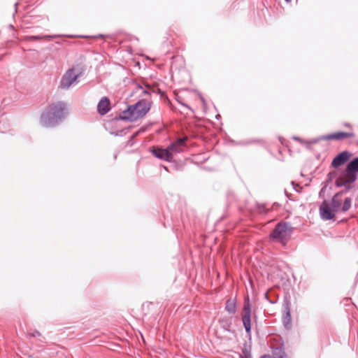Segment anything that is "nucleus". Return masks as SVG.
<instances>
[{
  "label": "nucleus",
  "instance_id": "obj_1",
  "mask_svg": "<svg viewBox=\"0 0 358 358\" xmlns=\"http://www.w3.org/2000/svg\"><path fill=\"white\" fill-rule=\"evenodd\" d=\"M67 113L66 105L64 103H53L47 106L41 113L40 124L44 127H55L62 123Z\"/></svg>",
  "mask_w": 358,
  "mask_h": 358
},
{
  "label": "nucleus",
  "instance_id": "obj_2",
  "mask_svg": "<svg viewBox=\"0 0 358 358\" xmlns=\"http://www.w3.org/2000/svg\"><path fill=\"white\" fill-rule=\"evenodd\" d=\"M293 231L294 228L289 222L282 221L275 224L269 235V238L285 246L289 241Z\"/></svg>",
  "mask_w": 358,
  "mask_h": 358
},
{
  "label": "nucleus",
  "instance_id": "obj_3",
  "mask_svg": "<svg viewBox=\"0 0 358 358\" xmlns=\"http://www.w3.org/2000/svg\"><path fill=\"white\" fill-rule=\"evenodd\" d=\"M357 179V173L349 171L345 169L339 178L335 182L336 187H342L343 186H354L352 185Z\"/></svg>",
  "mask_w": 358,
  "mask_h": 358
},
{
  "label": "nucleus",
  "instance_id": "obj_4",
  "mask_svg": "<svg viewBox=\"0 0 358 358\" xmlns=\"http://www.w3.org/2000/svg\"><path fill=\"white\" fill-rule=\"evenodd\" d=\"M242 322L248 335L251 334V305L248 297L243 303Z\"/></svg>",
  "mask_w": 358,
  "mask_h": 358
},
{
  "label": "nucleus",
  "instance_id": "obj_5",
  "mask_svg": "<svg viewBox=\"0 0 358 358\" xmlns=\"http://www.w3.org/2000/svg\"><path fill=\"white\" fill-rule=\"evenodd\" d=\"M79 77V73H75V69L73 67L69 69L62 76L59 86L62 89L67 90L73 83H78L77 79Z\"/></svg>",
  "mask_w": 358,
  "mask_h": 358
},
{
  "label": "nucleus",
  "instance_id": "obj_6",
  "mask_svg": "<svg viewBox=\"0 0 358 358\" xmlns=\"http://www.w3.org/2000/svg\"><path fill=\"white\" fill-rule=\"evenodd\" d=\"M150 103L145 99H141L132 105V108H134V112L136 119L138 120L145 116L150 110Z\"/></svg>",
  "mask_w": 358,
  "mask_h": 358
},
{
  "label": "nucleus",
  "instance_id": "obj_7",
  "mask_svg": "<svg viewBox=\"0 0 358 358\" xmlns=\"http://www.w3.org/2000/svg\"><path fill=\"white\" fill-rule=\"evenodd\" d=\"M320 215L323 220H330L335 217L336 211L324 200L320 206Z\"/></svg>",
  "mask_w": 358,
  "mask_h": 358
},
{
  "label": "nucleus",
  "instance_id": "obj_8",
  "mask_svg": "<svg viewBox=\"0 0 358 358\" xmlns=\"http://www.w3.org/2000/svg\"><path fill=\"white\" fill-rule=\"evenodd\" d=\"M186 141V137L179 138L168 146V150L171 155V159L174 155L183 152Z\"/></svg>",
  "mask_w": 358,
  "mask_h": 358
},
{
  "label": "nucleus",
  "instance_id": "obj_9",
  "mask_svg": "<svg viewBox=\"0 0 358 358\" xmlns=\"http://www.w3.org/2000/svg\"><path fill=\"white\" fill-rule=\"evenodd\" d=\"M289 303V301L287 299H284L282 303V323L287 329H290L292 322Z\"/></svg>",
  "mask_w": 358,
  "mask_h": 358
},
{
  "label": "nucleus",
  "instance_id": "obj_10",
  "mask_svg": "<svg viewBox=\"0 0 358 358\" xmlns=\"http://www.w3.org/2000/svg\"><path fill=\"white\" fill-rule=\"evenodd\" d=\"M150 152L157 158L164 160L166 162H171V155L168 150V147L165 149L159 147H152Z\"/></svg>",
  "mask_w": 358,
  "mask_h": 358
},
{
  "label": "nucleus",
  "instance_id": "obj_11",
  "mask_svg": "<svg viewBox=\"0 0 358 358\" xmlns=\"http://www.w3.org/2000/svg\"><path fill=\"white\" fill-rule=\"evenodd\" d=\"M351 156V153L347 150L338 153L332 160L331 166L337 169L346 163Z\"/></svg>",
  "mask_w": 358,
  "mask_h": 358
},
{
  "label": "nucleus",
  "instance_id": "obj_12",
  "mask_svg": "<svg viewBox=\"0 0 358 358\" xmlns=\"http://www.w3.org/2000/svg\"><path fill=\"white\" fill-rule=\"evenodd\" d=\"M116 120H127L129 122H134L137 120L136 115L134 112V108H132V105L128 106L127 109L124 110L122 113L120 115Z\"/></svg>",
  "mask_w": 358,
  "mask_h": 358
},
{
  "label": "nucleus",
  "instance_id": "obj_13",
  "mask_svg": "<svg viewBox=\"0 0 358 358\" xmlns=\"http://www.w3.org/2000/svg\"><path fill=\"white\" fill-rule=\"evenodd\" d=\"M354 136H355L354 133H352V132L338 131V132H336V133L323 135V138H325V141L342 140L343 138L352 137Z\"/></svg>",
  "mask_w": 358,
  "mask_h": 358
},
{
  "label": "nucleus",
  "instance_id": "obj_14",
  "mask_svg": "<svg viewBox=\"0 0 358 358\" xmlns=\"http://www.w3.org/2000/svg\"><path fill=\"white\" fill-rule=\"evenodd\" d=\"M110 99L104 96L101 98L97 105V111L101 115H106L110 110Z\"/></svg>",
  "mask_w": 358,
  "mask_h": 358
},
{
  "label": "nucleus",
  "instance_id": "obj_15",
  "mask_svg": "<svg viewBox=\"0 0 358 358\" xmlns=\"http://www.w3.org/2000/svg\"><path fill=\"white\" fill-rule=\"evenodd\" d=\"M272 358H287V356L284 350V347L280 345L277 347L272 348Z\"/></svg>",
  "mask_w": 358,
  "mask_h": 358
},
{
  "label": "nucleus",
  "instance_id": "obj_16",
  "mask_svg": "<svg viewBox=\"0 0 358 358\" xmlns=\"http://www.w3.org/2000/svg\"><path fill=\"white\" fill-rule=\"evenodd\" d=\"M58 35H43V36H26L24 37V40L26 41H39L41 39L45 38V39H50V38H55L58 37Z\"/></svg>",
  "mask_w": 358,
  "mask_h": 358
},
{
  "label": "nucleus",
  "instance_id": "obj_17",
  "mask_svg": "<svg viewBox=\"0 0 358 358\" xmlns=\"http://www.w3.org/2000/svg\"><path fill=\"white\" fill-rule=\"evenodd\" d=\"M345 169L355 173H358V157L353 158L347 164Z\"/></svg>",
  "mask_w": 358,
  "mask_h": 358
},
{
  "label": "nucleus",
  "instance_id": "obj_18",
  "mask_svg": "<svg viewBox=\"0 0 358 358\" xmlns=\"http://www.w3.org/2000/svg\"><path fill=\"white\" fill-rule=\"evenodd\" d=\"M330 206L337 212L341 210V199L338 194H335L329 203Z\"/></svg>",
  "mask_w": 358,
  "mask_h": 358
},
{
  "label": "nucleus",
  "instance_id": "obj_19",
  "mask_svg": "<svg viewBox=\"0 0 358 358\" xmlns=\"http://www.w3.org/2000/svg\"><path fill=\"white\" fill-rule=\"evenodd\" d=\"M225 310L229 314H234L236 311V303L234 299H227L225 303Z\"/></svg>",
  "mask_w": 358,
  "mask_h": 358
},
{
  "label": "nucleus",
  "instance_id": "obj_20",
  "mask_svg": "<svg viewBox=\"0 0 358 358\" xmlns=\"http://www.w3.org/2000/svg\"><path fill=\"white\" fill-rule=\"evenodd\" d=\"M143 93L149 95H151L152 94H159L161 96H163L164 95V92L161 90L160 89H155L149 86H147V90H144Z\"/></svg>",
  "mask_w": 358,
  "mask_h": 358
},
{
  "label": "nucleus",
  "instance_id": "obj_21",
  "mask_svg": "<svg viewBox=\"0 0 358 358\" xmlns=\"http://www.w3.org/2000/svg\"><path fill=\"white\" fill-rule=\"evenodd\" d=\"M352 204V199L350 197H347L345 199L343 206L341 207V210L342 212H346L351 208Z\"/></svg>",
  "mask_w": 358,
  "mask_h": 358
},
{
  "label": "nucleus",
  "instance_id": "obj_22",
  "mask_svg": "<svg viewBox=\"0 0 358 358\" xmlns=\"http://www.w3.org/2000/svg\"><path fill=\"white\" fill-rule=\"evenodd\" d=\"M322 140H325V138H323V135L320 136H318L317 138L310 139L309 141H306V144H307L306 148L308 149H310V146L309 145L310 144H315V143H317L320 141H322Z\"/></svg>",
  "mask_w": 358,
  "mask_h": 358
},
{
  "label": "nucleus",
  "instance_id": "obj_23",
  "mask_svg": "<svg viewBox=\"0 0 358 358\" xmlns=\"http://www.w3.org/2000/svg\"><path fill=\"white\" fill-rule=\"evenodd\" d=\"M239 358H252L251 351L247 348L242 349V353L240 355Z\"/></svg>",
  "mask_w": 358,
  "mask_h": 358
},
{
  "label": "nucleus",
  "instance_id": "obj_24",
  "mask_svg": "<svg viewBox=\"0 0 358 358\" xmlns=\"http://www.w3.org/2000/svg\"><path fill=\"white\" fill-rule=\"evenodd\" d=\"M343 187H344V189L341 190L336 193V194H338V196H339L340 197H341L343 194H347L351 189L353 188L354 186L345 185Z\"/></svg>",
  "mask_w": 358,
  "mask_h": 358
},
{
  "label": "nucleus",
  "instance_id": "obj_25",
  "mask_svg": "<svg viewBox=\"0 0 358 358\" xmlns=\"http://www.w3.org/2000/svg\"><path fill=\"white\" fill-rule=\"evenodd\" d=\"M337 176V173L336 171H331L327 174V182H331Z\"/></svg>",
  "mask_w": 358,
  "mask_h": 358
},
{
  "label": "nucleus",
  "instance_id": "obj_26",
  "mask_svg": "<svg viewBox=\"0 0 358 358\" xmlns=\"http://www.w3.org/2000/svg\"><path fill=\"white\" fill-rule=\"evenodd\" d=\"M257 209L259 213H266L267 212L264 204L257 203Z\"/></svg>",
  "mask_w": 358,
  "mask_h": 358
},
{
  "label": "nucleus",
  "instance_id": "obj_27",
  "mask_svg": "<svg viewBox=\"0 0 358 358\" xmlns=\"http://www.w3.org/2000/svg\"><path fill=\"white\" fill-rule=\"evenodd\" d=\"M124 133H125V129H121V130H119V131H117L116 132H110V134L112 135H114V136H122L123 134H124Z\"/></svg>",
  "mask_w": 358,
  "mask_h": 358
},
{
  "label": "nucleus",
  "instance_id": "obj_28",
  "mask_svg": "<svg viewBox=\"0 0 358 358\" xmlns=\"http://www.w3.org/2000/svg\"><path fill=\"white\" fill-rule=\"evenodd\" d=\"M292 138L295 141H297L299 142H300L301 144H306V140H303L300 137H298V136H293Z\"/></svg>",
  "mask_w": 358,
  "mask_h": 358
},
{
  "label": "nucleus",
  "instance_id": "obj_29",
  "mask_svg": "<svg viewBox=\"0 0 358 358\" xmlns=\"http://www.w3.org/2000/svg\"><path fill=\"white\" fill-rule=\"evenodd\" d=\"M40 335H41L40 332L37 330H35L33 333L31 334V336H32V337H36V336H38Z\"/></svg>",
  "mask_w": 358,
  "mask_h": 358
},
{
  "label": "nucleus",
  "instance_id": "obj_30",
  "mask_svg": "<svg viewBox=\"0 0 358 358\" xmlns=\"http://www.w3.org/2000/svg\"><path fill=\"white\" fill-rule=\"evenodd\" d=\"M325 189H326V186L323 187L321 189V190H320V192H319V196H320V197H322V196H323Z\"/></svg>",
  "mask_w": 358,
  "mask_h": 358
},
{
  "label": "nucleus",
  "instance_id": "obj_31",
  "mask_svg": "<svg viewBox=\"0 0 358 358\" xmlns=\"http://www.w3.org/2000/svg\"><path fill=\"white\" fill-rule=\"evenodd\" d=\"M136 136V134H134V135L130 138V139H129V140L128 141V142H127V143H128L129 145H131L133 144V143H132V138H134Z\"/></svg>",
  "mask_w": 358,
  "mask_h": 358
},
{
  "label": "nucleus",
  "instance_id": "obj_32",
  "mask_svg": "<svg viewBox=\"0 0 358 358\" xmlns=\"http://www.w3.org/2000/svg\"><path fill=\"white\" fill-rule=\"evenodd\" d=\"M265 297L271 303H275L274 301H272L268 299V293L265 294Z\"/></svg>",
  "mask_w": 358,
  "mask_h": 358
},
{
  "label": "nucleus",
  "instance_id": "obj_33",
  "mask_svg": "<svg viewBox=\"0 0 358 358\" xmlns=\"http://www.w3.org/2000/svg\"><path fill=\"white\" fill-rule=\"evenodd\" d=\"M261 358H272V357L268 355H264L262 356Z\"/></svg>",
  "mask_w": 358,
  "mask_h": 358
},
{
  "label": "nucleus",
  "instance_id": "obj_34",
  "mask_svg": "<svg viewBox=\"0 0 358 358\" xmlns=\"http://www.w3.org/2000/svg\"><path fill=\"white\" fill-rule=\"evenodd\" d=\"M180 103L183 106H185V107H186V108H189V109H191V108H190L189 106H188L187 104L183 103H182V102H180Z\"/></svg>",
  "mask_w": 358,
  "mask_h": 358
},
{
  "label": "nucleus",
  "instance_id": "obj_35",
  "mask_svg": "<svg viewBox=\"0 0 358 358\" xmlns=\"http://www.w3.org/2000/svg\"><path fill=\"white\" fill-rule=\"evenodd\" d=\"M17 4H18V3H17V2H16V3L14 4L15 8V12L17 11Z\"/></svg>",
  "mask_w": 358,
  "mask_h": 358
},
{
  "label": "nucleus",
  "instance_id": "obj_36",
  "mask_svg": "<svg viewBox=\"0 0 358 358\" xmlns=\"http://www.w3.org/2000/svg\"><path fill=\"white\" fill-rule=\"evenodd\" d=\"M292 185L293 186H294V185H295L294 182H293V181H292Z\"/></svg>",
  "mask_w": 358,
  "mask_h": 358
},
{
  "label": "nucleus",
  "instance_id": "obj_37",
  "mask_svg": "<svg viewBox=\"0 0 358 358\" xmlns=\"http://www.w3.org/2000/svg\"><path fill=\"white\" fill-rule=\"evenodd\" d=\"M285 1H287V2L291 1V0H285Z\"/></svg>",
  "mask_w": 358,
  "mask_h": 358
},
{
  "label": "nucleus",
  "instance_id": "obj_38",
  "mask_svg": "<svg viewBox=\"0 0 358 358\" xmlns=\"http://www.w3.org/2000/svg\"><path fill=\"white\" fill-rule=\"evenodd\" d=\"M294 189H295V191H296V192H299V190H298V189H296L294 187Z\"/></svg>",
  "mask_w": 358,
  "mask_h": 358
},
{
  "label": "nucleus",
  "instance_id": "obj_39",
  "mask_svg": "<svg viewBox=\"0 0 358 358\" xmlns=\"http://www.w3.org/2000/svg\"><path fill=\"white\" fill-rule=\"evenodd\" d=\"M357 145H358V142H357Z\"/></svg>",
  "mask_w": 358,
  "mask_h": 358
}]
</instances>
